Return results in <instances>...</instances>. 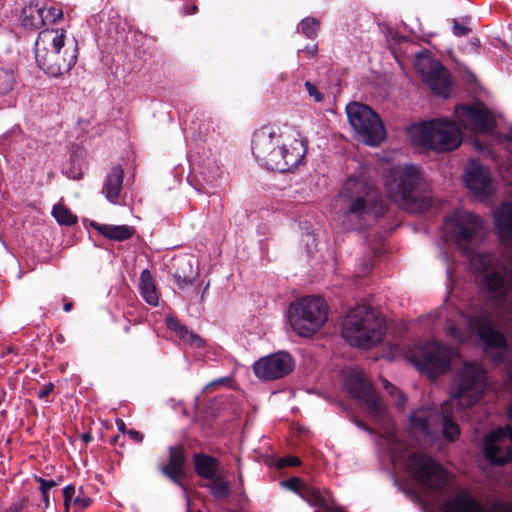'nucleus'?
<instances>
[{
	"mask_svg": "<svg viewBox=\"0 0 512 512\" xmlns=\"http://www.w3.org/2000/svg\"><path fill=\"white\" fill-rule=\"evenodd\" d=\"M28 502V498L15 501L8 508H6L5 512H22L24 508L28 506Z\"/></svg>",
	"mask_w": 512,
	"mask_h": 512,
	"instance_id": "nucleus-46",
	"label": "nucleus"
},
{
	"mask_svg": "<svg viewBox=\"0 0 512 512\" xmlns=\"http://www.w3.org/2000/svg\"><path fill=\"white\" fill-rule=\"evenodd\" d=\"M196 421L201 426L211 428L213 421L218 418L223 420L235 419L240 416L241 408L234 401L232 395H219L205 404L204 408L200 410L199 404H196Z\"/></svg>",
	"mask_w": 512,
	"mask_h": 512,
	"instance_id": "nucleus-19",
	"label": "nucleus"
},
{
	"mask_svg": "<svg viewBox=\"0 0 512 512\" xmlns=\"http://www.w3.org/2000/svg\"><path fill=\"white\" fill-rule=\"evenodd\" d=\"M452 32L457 37L467 36L471 32V28L454 19Z\"/></svg>",
	"mask_w": 512,
	"mask_h": 512,
	"instance_id": "nucleus-42",
	"label": "nucleus"
},
{
	"mask_svg": "<svg viewBox=\"0 0 512 512\" xmlns=\"http://www.w3.org/2000/svg\"><path fill=\"white\" fill-rule=\"evenodd\" d=\"M52 215L60 225L72 226L77 223V216L62 204L53 207Z\"/></svg>",
	"mask_w": 512,
	"mask_h": 512,
	"instance_id": "nucleus-33",
	"label": "nucleus"
},
{
	"mask_svg": "<svg viewBox=\"0 0 512 512\" xmlns=\"http://www.w3.org/2000/svg\"><path fill=\"white\" fill-rule=\"evenodd\" d=\"M187 512H193L191 507H190V501L189 500L187 501ZM196 512H201V511L197 510Z\"/></svg>",
	"mask_w": 512,
	"mask_h": 512,
	"instance_id": "nucleus-58",
	"label": "nucleus"
},
{
	"mask_svg": "<svg viewBox=\"0 0 512 512\" xmlns=\"http://www.w3.org/2000/svg\"><path fill=\"white\" fill-rule=\"evenodd\" d=\"M339 198L342 204L346 229L361 230L370 217H382L386 205L382 197L365 176H350L344 183Z\"/></svg>",
	"mask_w": 512,
	"mask_h": 512,
	"instance_id": "nucleus-3",
	"label": "nucleus"
},
{
	"mask_svg": "<svg viewBox=\"0 0 512 512\" xmlns=\"http://www.w3.org/2000/svg\"><path fill=\"white\" fill-rule=\"evenodd\" d=\"M66 32L64 29H43L38 33L34 43V59L38 67L48 76L59 77L69 72L78 59V45L75 41L72 48L65 46Z\"/></svg>",
	"mask_w": 512,
	"mask_h": 512,
	"instance_id": "nucleus-5",
	"label": "nucleus"
},
{
	"mask_svg": "<svg viewBox=\"0 0 512 512\" xmlns=\"http://www.w3.org/2000/svg\"><path fill=\"white\" fill-rule=\"evenodd\" d=\"M305 88L310 97H313L316 102H322L324 99V95L318 91L316 86L312 84L310 81L305 82Z\"/></svg>",
	"mask_w": 512,
	"mask_h": 512,
	"instance_id": "nucleus-44",
	"label": "nucleus"
},
{
	"mask_svg": "<svg viewBox=\"0 0 512 512\" xmlns=\"http://www.w3.org/2000/svg\"><path fill=\"white\" fill-rule=\"evenodd\" d=\"M229 382H230V379L227 378V377L216 379V380L210 382L209 384H207L203 391L204 392H208V391H210L211 389H213L216 386H222V385H225V384H227Z\"/></svg>",
	"mask_w": 512,
	"mask_h": 512,
	"instance_id": "nucleus-50",
	"label": "nucleus"
},
{
	"mask_svg": "<svg viewBox=\"0 0 512 512\" xmlns=\"http://www.w3.org/2000/svg\"><path fill=\"white\" fill-rule=\"evenodd\" d=\"M383 387L388 392V394L397 397L396 406L399 409H402L407 401L406 395L399 391V389L396 386H394L387 380H383Z\"/></svg>",
	"mask_w": 512,
	"mask_h": 512,
	"instance_id": "nucleus-39",
	"label": "nucleus"
},
{
	"mask_svg": "<svg viewBox=\"0 0 512 512\" xmlns=\"http://www.w3.org/2000/svg\"><path fill=\"white\" fill-rule=\"evenodd\" d=\"M467 323L470 332L478 336L485 351L498 350L495 361H504L505 353L509 348L508 343L504 334L494 327L489 313L481 310L475 315L467 316Z\"/></svg>",
	"mask_w": 512,
	"mask_h": 512,
	"instance_id": "nucleus-16",
	"label": "nucleus"
},
{
	"mask_svg": "<svg viewBox=\"0 0 512 512\" xmlns=\"http://www.w3.org/2000/svg\"><path fill=\"white\" fill-rule=\"evenodd\" d=\"M264 463L267 466H275L277 469H282L284 467H295L301 464V460L297 456H284L280 458H275L272 456H264Z\"/></svg>",
	"mask_w": 512,
	"mask_h": 512,
	"instance_id": "nucleus-34",
	"label": "nucleus"
},
{
	"mask_svg": "<svg viewBox=\"0 0 512 512\" xmlns=\"http://www.w3.org/2000/svg\"><path fill=\"white\" fill-rule=\"evenodd\" d=\"M307 54H309L311 57H314L317 53V46L316 45H312V46H306L305 47V50H304Z\"/></svg>",
	"mask_w": 512,
	"mask_h": 512,
	"instance_id": "nucleus-52",
	"label": "nucleus"
},
{
	"mask_svg": "<svg viewBox=\"0 0 512 512\" xmlns=\"http://www.w3.org/2000/svg\"><path fill=\"white\" fill-rule=\"evenodd\" d=\"M294 368L290 354L278 352L256 361L253 365L255 375L263 380H276L289 374Z\"/></svg>",
	"mask_w": 512,
	"mask_h": 512,
	"instance_id": "nucleus-20",
	"label": "nucleus"
},
{
	"mask_svg": "<svg viewBox=\"0 0 512 512\" xmlns=\"http://www.w3.org/2000/svg\"><path fill=\"white\" fill-rule=\"evenodd\" d=\"M507 416H508L509 420L512 422V402L508 406Z\"/></svg>",
	"mask_w": 512,
	"mask_h": 512,
	"instance_id": "nucleus-57",
	"label": "nucleus"
},
{
	"mask_svg": "<svg viewBox=\"0 0 512 512\" xmlns=\"http://www.w3.org/2000/svg\"><path fill=\"white\" fill-rule=\"evenodd\" d=\"M288 313L293 331L302 337H310L327 321L328 305L322 297L306 296L292 302Z\"/></svg>",
	"mask_w": 512,
	"mask_h": 512,
	"instance_id": "nucleus-11",
	"label": "nucleus"
},
{
	"mask_svg": "<svg viewBox=\"0 0 512 512\" xmlns=\"http://www.w3.org/2000/svg\"><path fill=\"white\" fill-rule=\"evenodd\" d=\"M385 330L384 319L366 305L349 310L342 323L343 338L360 348H371L380 343Z\"/></svg>",
	"mask_w": 512,
	"mask_h": 512,
	"instance_id": "nucleus-6",
	"label": "nucleus"
},
{
	"mask_svg": "<svg viewBox=\"0 0 512 512\" xmlns=\"http://www.w3.org/2000/svg\"><path fill=\"white\" fill-rule=\"evenodd\" d=\"M314 512H317V511H314Z\"/></svg>",
	"mask_w": 512,
	"mask_h": 512,
	"instance_id": "nucleus-64",
	"label": "nucleus"
},
{
	"mask_svg": "<svg viewBox=\"0 0 512 512\" xmlns=\"http://www.w3.org/2000/svg\"><path fill=\"white\" fill-rule=\"evenodd\" d=\"M83 444L87 445L90 440L92 439L91 435L89 433H84L81 436Z\"/></svg>",
	"mask_w": 512,
	"mask_h": 512,
	"instance_id": "nucleus-56",
	"label": "nucleus"
},
{
	"mask_svg": "<svg viewBox=\"0 0 512 512\" xmlns=\"http://www.w3.org/2000/svg\"><path fill=\"white\" fill-rule=\"evenodd\" d=\"M140 295L151 306H157L159 303L158 292L149 270L141 272L139 283Z\"/></svg>",
	"mask_w": 512,
	"mask_h": 512,
	"instance_id": "nucleus-29",
	"label": "nucleus"
},
{
	"mask_svg": "<svg viewBox=\"0 0 512 512\" xmlns=\"http://www.w3.org/2000/svg\"><path fill=\"white\" fill-rule=\"evenodd\" d=\"M54 388L55 386L52 382L43 385V387L37 392V397L41 400L48 401V397L53 393Z\"/></svg>",
	"mask_w": 512,
	"mask_h": 512,
	"instance_id": "nucleus-47",
	"label": "nucleus"
},
{
	"mask_svg": "<svg viewBox=\"0 0 512 512\" xmlns=\"http://www.w3.org/2000/svg\"><path fill=\"white\" fill-rule=\"evenodd\" d=\"M442 509L443 512H512V500L493 495L483 502L470 491L460 489L443 503Z\"/></svg>",
	"mask_w": 512,
	"mask_h": 512,
	"instance_id": "nucleus-15",
	"label": "nucleus"
},
{
	"mask_svg": "<svg viewBox=\"0 0 512 512\" xmlns=\"http://www.w3.org/2000/svg\"><path fill=\"white\" fill-rule=\"evenodd\" d=\"M65 173L67 174L68 177H70L72 179H80L82 177V173L80 171H71V172L66 171Z\"/></svg>",
	"mask_w": 512,
	"mask_h": 512,
	"instance_id": "nucleus-53",
	"label": "nucleus"
},
{
	"mask_svg": "<svg viewBox=\"0 0 512 512\" xmlns=\"http://www.w3.org/2000/svg\"><path fill=\"white\" fill-rule=\"evenodd\" d=\"M126 436L131 439L135 444H140L143 441L144 435L134 429H128Z\"/></svg>",
	"mask_w": 512,
	"mask_h": 512,
	"instance_id": "nucleus-48",
	"label": "nucleus"
},
{
	"mask_svg": "<svg viewBox=\"0 0 512 512\" xmlns=\"http://www.w3.org/2000/svg\"><path fill=\"white\" fill-rule=\"evenodd\" d=\"M408 429L416 441L428 444L441 440L454 443L461 434L458 423L453 419L452 404L448 401L440 409L420 407L414 410L409 417Z\"/></svg>",
	"mask_w": 512,
	"mask_h": 512,
	"instance_id": "nucleus-4",
	"label": "nucleus"
},
{
	"mask_svg": "<svg viewBox=\"0 0 512 512\" xmlns=\"http://www.w3.org/2000/svg\"><path fill=\"white\" fill-rule=\"evenodd\" d=\"M169 448L178 449V448H184V446L182 444H177V445L170 446Z\"/></svg>",
	"mask_w": 512,
	"mask_h": 512,
	"instance_id": "nucleus-60",
	"label": "nucleus"
},
{
	"mask_svg": "<svg viewBox=\"0 0 512 512\" xmlns=\"http://www.w3.org/2000/svg\"><path fill=\"white\" fill-rule=\"evenodd\" d=\"M167 325L171 330L175 331L177 335L185 342H188L192 346L197 348L203 346L202 338L195 334L194 332L189 331L187 327L180 324V322L177 319H168Z\"/></svg>",
	"mask_w": 512,
	"mask_h": 512,
	"instance_id": "nucleus-30",
	"label": "nucleus"
},
{
	"mask_svg": "<svg viewBox=\"0 0 512 512\" xmlns=\"http://www.w3.org/2000/svg\"><path fill=\"white\" fill-rule=\"evenodd\" d=\"M484 221L478 215L464 209H457L445 217L443 237L453 242L479 273L491 300L499 307L512 302V258L501 263L494 254L478 253L474 243L482 235Z\"/></svg>",
	"mask_w": 512,
	"mask_h": 512,
	"instance_id": "nucleus-1",
	"label": "nucleus"
},
{
	"mask_svg": "<svg viewBox=\"0 0 512 512\" xmlns=\"http://www.w3.org/2000/svg\"><path fill=\"white\" fill-rule=\"evenodd\" d=\"M319 26L320 23L316 18L306 17L300 22L299 29L307 38L314 39L318 34Z\"/></svg>",
	"mask_w": 512,
	"mask_h": 512,
	"instance_id": "nucleus-38",
	"label": "nucleus"
},
{
	"mask_svg": "<svg viewBox=\"0 0 512 512\" xmlns=\"http://www.w3.org/2000/svg\"><path fill=\"white\" fill-rule=\"evenodd\" d=\"M454 115L462 127L472 132L490 133L496 126L493 114L482 103L459 104Z\"/></svg>",
	"mask_w": 512,
	"mask_h": 512,
	"instance_id": "nucleus-18",
	"label": "nucleus"
},
{
	"mask_svg": "<svg viewBox=\"0 0 512 512\" xmlns=\"http://www.w3.org/2000/svg\"><path fill=\"white\" fill-rule=\"evenodd\" d=\"M281 485L297 493L311 506L327 509L326 500L322 496L320 490L307 484L306 482H303L301 479L294 477L283 480Z\"/></svg>",
	"mask_w": 512,
	"mask_h": 512,
	"instance_id": "nucleus-22",
	"label": "nucleus"
},
{
	"mask_svg": "<svg viewBox=\"0 0 512 512\" xmlns=\"http://www.w3.org/2000/svg\"><path fill=\"white\" fill-rule=\"evenodd\" d=\"M456 356L455 350L436 340L415 344L408 352L410 362L430 377L445 373Z\"/></svg>",
	"mask_w": 512,
	"mask_h": 512,
	"instance_id": "nucleus-13",
	"label": "nucleus"
},
{
	"mask_svg": "<svg viewBox=\"0 0 512 512\" xmlns=\"http://www.w3.org/2000/svg\"><path fill=\"white\" fill-rule=\"evenodd\" d=\"M465 183L469 190L477 195L492 194L490 171L477 160H470L465 167Z\"/></svg>",
	"mask_w": 512,
	"mask_h": 512,
	"instance_id": "nucleus-21",
	"label": "nucleus"
},
{
	"mask_svg": "<svg viewBox=\"0 0 512 512\" xmlns=\"http://www.w3.org/2000/svg\"><path fill=\"white\" fill-rule=\"evenodd\" d=\"M93 228L102 236L114 241H125L130 239L135 230L128 225H109L92 223Z\"/></svg>",
	"mask_w": 512,
	"mask_h": 512,
	"instance_id": "nucleus-26",
	"label": "nucleus"
},
{
	"mask_svg": "<svg viewBox=\"0 0 512 512\" xmlns=\"http://www.w3.org/2000/svg\"><path fill=\"white\" fill-rule=\"evenodd\" d=\"M34 481L39 483V493L44 508H48L51 503V498L54 501L52 489L58 485V482L53 479H45L34 475Z\"/></svg>",
	"mask_w": 512,
	"mask_h": 512,
	"instance_id": "nucleus-32",
	"label": "nucleus"
},
{
	"mask_svg": "<svg viewBox=\"0 0 512 512\" xmlns=\"http://www.w3.org/2000/svg\"><path fill=\"white\" fill-rule=\"evenodd\" d=\"M198 10L197 6H193L192 7V11L190 13H196Z\"/></svg>",
	"mask_w": 512,
	"mask_h": 512,
	"instance_id": "nucleus-62",
	"label": "nucleus"
},
{
	"mask_svg": "<svg viewBox=\"0 0 512 512\" xmlns=\"http://www.w3.org/2000/svg\"><path fill=\"white\" fill-rule=\"evenodd\" d=\"M15 76L12 69H4L0 67V94H8L14 86Z\"/></svg>",
	"mask_w": 512,
	"mask_h": 512,
	"instance_id": "nucleus-37",
	"label": "nucleus"
},
{
	"mask_svg": "<svg viewBox=\"0 0 512 512\" xmlns=\"http://www.w3.org/2000/svg\"><path fill=\"white\" fill-rule=\"evenodd\" d=\"M422 181L419 168L412 164H405L389 171L385 188L391 200L401 208L414 212L421 209L423 205Z\"/></svg>",
	"mask_w": 512,
	"mask_h": 512,
	"instance_id": "nucleus-8",
	"label": "nucleus"
},
{
	"mask_svg": "<svg viewBox=\"0 0 512 512\" xmlns=\"http://www.w3.org/2000/svg\"><path fill=\"white\" fill-rule=\"evenodd\" d=\"M184 464L183 450H170L169 462L161 465V471L175 484L183 486L181 479L184 476Z\"/></svg>",
	"mask_w": 512,
	"mask_h": 512,
	"instance_id": "nucleus-25",
	"label": "nucleus"
},
{
	"mask_svg": "<svg viewBox=\"0 0 512 512\" xmlns=\"http://www.w3.org/2000/svg\"><path fill=\"white\" fill-rule=\"evenodd\" d=\"M495 225L501 239L512 243V203H502L495 213Z\"/></svg>",
	"mask_w": 512,
	"mask_h": 512,
	"instance_id": "nucleus-24",
	"label": "nucleus"
},
{
	"mask_svg": "<svg viewBox=\"0 0 512 512\" xmlns=\"http://www.w3.org/2000/svg\"><path fill=\"white\" fill-rule=\"evenodd\" d=\"M176 283L178 284V286L180 288H183L185 285L191 284L192 281L190 279H187V278H184V277H181V276H177L176 277Z\"/></svg>",
	"mask_w": 512,
	"mask_h": 512,
	"instance_id": "nucleus-51",
	"label": "nucleus"
},
{
	"mask_svg": "<svg viewBox=\"0 0 512 512\" xmlns=\"http://www.w3.org/2000/svg\"><path fill=\"white\" fill-rule=\"evenodd\" d=\"M118 425V429L119 431L123 434V436L125 437L126 436V433H127V430L126 429V426H125V423L121 420L120 422L117 423Z\"/></svg>",
	"mask_w": 512,
	"mask_h": 512,
	"instance_id": "nucleus-55",
	"label": "nucleus"
},
{
	"mask_svg": "<svg viewBox=\"0 0 512 512\" xmlns=\"http://www.w3.org/2000/svg\"><path fill=\"white\" fill-rule=\"evenodd\" d=\"M331 512H343V511L340 509H335V510H332Z\"/></svg>",
	"mask_w": 512,
	"mask_h": 512,
	"instance_id": "nucleus-63",
	"label": "nucleus"
},
{
	"mask_svg": "<svg viewBox=\"0 0 512 512\" xmlns=\"http://www.w3.org/2000/svg\"><path fill=\"white\" fill-rule=\"evenodd\" d=\"M37 15L41 20V24L43 26L51 25L56 23L57 20L61 19L63 16V12L59 8L55 7H43L37 9Z\"/></svg>",
	"mask_w": 512,
	"mask_h": 512,
	"instance_id": "nucleus-36",
	"label": "nucleus"
},
{
	"mask_svg": "<svg viewBox=\"0 0 512 512\" xmlns=\"http://www.w3.org/2000/svg\"><path fill=\"white\" fill-rule=\"evenodd\" d=\"M485 463L492 468L500 469L512 462V450H482Z\"/></svg>",
	"mask_w": 512,
	"mask_h": 512,
	"instance_id": "nucleus-31",
	"label": "nucleus"
},
{
	"mask_svg": "<svg viewBox=\"0 0 512 512\" xmlns=\"http://www.w3.org/2000/svg\"><path fill=\"white\" fill-rule=\"evenodd\" d=\"M343 385L351 397L365 407L370 419L387 432H392L393 423L386 406L378 399L371 382L358 369L345 373Z\"/></svg>",
	"mask_w": 512,
	"mask_h": 512,
	"instance_id": "nucleus-9",
	"label": "nucleus"
},
{
	"mask_svg": "<svg viewBox=\"0 0 512 512\" xmlns=\"http://www.w3.org/2000/svg\"><path fill=\"white\" fill-rule=\"evenodd\" d=\"M350 420L360 429L364 430L369 434H373V430L363 421L360 420L357 416L351 415Z\"/></svg>",
	"mask_w": 512,
	"mask_h": 512,
	"instance_id": "nucleus-49",
	"label": "nucleus"
},
{
	"mask_svg": "<svg viewBox=\"0 0 512 512\" xmlns=\"http://www.w3.org/2000/svg\"><path fill=\"white\" fill-rule=\"evenodd\" d=\"M194 466L196 473L205 479H214L218 473V461L209 455L196 453L194 455Z\"/></svg>",
	"mask_w": 512,
	"mask_h": 512,
	"instance_id": "nucleus-28",
	"label": "nucleus"
},
{
	"mask_svg": "<svg viewBox=\"0 0 512 512\" xmlns=\"http://www.w3.org/2000/svg\"><path fill=\"white\" fill-rule=\"evenodd\" d=\"M91 504V499L83 494L82 489L79 494L73 499V507L75 511H80L87 508Z\"/></svg>",
	"mask_w": 512,
	"mask_h": 512,
	"instance_id": "nucleus-40",
	"label": "nucleus"
},
{
	"mask_svg": "<svg viewBox=\"0 0 512 512\" xmlns=\"http://www.w3.org/2000/svg\"><path fill=\"white\" fill-rule=\"evenodd\" d=\"M302 140L285 139L279 130L264 126L252 138V153L256 161L268 170L285 173L296 168L306 154Z\"/></svg>",
	"mask_w": 512,
	"mask_h": 512,
	"instance_id": "nucleus-2",
	"label": "nucleus"
},
{
	"mask_svg": "<svg viewBox=\"0 0 512 512\" xmlns=\"http://www.w3.org/2000/svg\"><path fill=\"white\" fill-rule=\"evenodd\" d=\"M32 4L29 3L27 6H25L22 10V14L20 15V21L21 25L25 28H31L32 27V18L31 14H27L29 10H31Z\"/></svg>",
	"mask_w": 512,
	"mask_h": 512,
	"instance_id": "nucleus-45",
	"label": "nucleus"
},
{
	"mask_svg": "<svg viewBox=\"0 0 512 512\" xmlns=\"http://www.w3.org/2000/svg\"><path fill=\"white\" fill-rule=\"evenodd\" d=\"M63 300H64L63 310L65 312H70L73 309V303L71 301H66L65 298Z\"/></svg>",
	"mask_w": 512,
	"mask_h": 512,
	"instance_id": "nucleus-54",
	"label": "nucleus"
},
{
	"mask_svg": "<svg viewBox=\"0 0 512 512\" xmlns=\"http://www.w3.org/2000/svg\"><path fill=\"white\" fill-rule=\"evenodd\" d=\"M414 66L422 80L437 95L448 97L451 92V76L447 68L438 60L421 51L416 55Z\"/></svg>",
	"mask_w": 512,
	"mask_h": 512,
	"instance_id": "nucleus-17",
	"label": "nucleus"
},
{
	"mask_svg": "<svg viewBox=\"0 0 512 512\" xmlns=\"http://www.w3.org/2000/svg\"><path fill=\"white\" fill-rule=\"evenodd\" d=\"M486 384L484 368L476 363H465L453 377L450 394L461 408H468L481 400Z\"/></svg>",
	"mask_w": 512,
	"mask_h": 512,
	"instance_id": "nucleus-12",
	"label": "nucleus"
},
{
	"mask_svg": "<svg viewBox=\"0 0 512 512\" xmlns=\"http://www.w3.org/2000/svg\"><path fill=\"white\" fill-rule=\"evenodd\" d=\"M208 287H209V284H207V285L205 286L203 293H205V292H206V290L208 289ZM201 299H202V300L204 299V294H202Z\"/></svg>",
	"mask_w": 512,
	"mask_h": 512,
	"instance_id": "nucleus-61",
	"label": "nucleus"
},
{
	"mask_svg": "<svg viewBox=\"0 0 512 512\" xmlns=\"http://www.w3.org/2000/svg\"><path fill=\"white\" fill-rule=\"evenodd\" d=\"M346 112L350 125L367 145L377 146L385 139L383 123L369 106L352 102Z\"/></svg>",
	"mask_w": 512,
	"mask_h": 512,
	"instance_id": "nucleus-14",
	"label": "nucleus"
},
{
	"mask_svg": "<svg viewBox=\"0 0 512 512\" xmlns=\"http://www.w3.org/2000/svg\"><path fill=\"white\" fill-rule=\"evenodd\" d=\"M76 497V488L74 485H67L63 489L64 505L66 510L69 509L70 505H73V499Z\"/></svg>",
	"mask_w": 512,
	"mask_h": 512,
	"instance_id": "nucleus-41",
	"label": "nucleus"
},
{
	"mask_svg": "<svg viewBox=\"0 0 512 512\" xmlns=\"http://www.w3.org/2000/svg\"><path fill=\"white\" fill-rule=\"evenodd\" d=\"M124 178V170L120 165L113 166L103 183L102 193L105 194L106 199L117 204L122 190Z\"/></svg>",
	"mask_w": 512,
	"mask_h": 512,
	"instance_id": "nucleus-23",
	"label": "nucleus"
},
{
	"mask_svg": "<svg viewBox=\"0 0 512 512\" xmlns=\"http://www.w3.org/2000/svg\"><path fill=\"white\" fill-rule=\"evenodd\" d=\"M209 487L211 494L218 499L226 498L230 493V484L228 481L223 480L220 476L216 475L214 479H210Z\"/></svg>",
	"mask_w": 512,
	"mask_h": 512,
	"instance_id": "nucleus-35",
	"label": "nucleus"
},
{
	"mask_svg": "<svg viewBox=\"0 0 512 512\" xmlns=\"http://www.w3.org/2000/svg\"><path fill=\"white\" fill-rule=\"evenodd\" d=\"M387 450L395 469H402L423 486L434 490L443 489L448 483L445 469L422 450Z\"/></svg>",
	"mask_w": 512,
	"mask_h": 512,
	"instance_id": "nucleus-7",
	"label": "nucleus"
},
{
	"mask_svg": "<svg viewBox=\"0 0 512 512\" xmlns=\"http://www.w3.org/2000/svg\"><path fill=\"white\" fill-rule=\"evenodd\" d=\"M512 448V428L509 425L498 427L486 434L482 448Z\"/></svg>",
	"mask_w": 512,
	"mask_h": 512,
	"instance_id": "nucleus-27",
	"label": "nucleus"
},
{
	"mask_svg": "<svg viewBox=\"0 0 512 512\" xmlns=\"http://www.w3.org/2000/svg\"><path fill=\"white\" fill-rule=\"evenodd\" d=\"M412 143L419 147L448 152L457 149L462 142L460 128L453 122L434 119L411 128Z\"/></svg>",
	"mask_w": 512,
	"mask_h": 512,
	"instance_id": "nucleus-10",
	"label": "nucleus"
},
{
	"mask_svg": "<svg viewBox=\"0 0 512 512\" xmlns=\"http://www.w3.org/2000/svg\"><path fill=\"white\" fill-rule=\"evenodd\" d=\"M447 333L450 337L458 342H463L465 340L464 332L454 324L448 325Z\"/></svg>",
	"mask_w": 512,
	"mask_h": 512,
	"instance_id": "nucleus-43",
	"label": "nucleus"
},
{
	"mask_svg": "<svg viewBox=\"0 0 512 512\" xmlns=\"http://www.w3.org/2000/svg\"><path fill=\"white\" fill-rule=\"evenodd\" d=\"M505 138H506L508 141L512 142V132L508 133V134L505 136Z\"/></svg>",
	"mask_w": 512,
	"mask_h": 512,
	"instance_id": "nucleus-59",
	"label": "nucleus"
}]
</instances>
